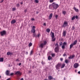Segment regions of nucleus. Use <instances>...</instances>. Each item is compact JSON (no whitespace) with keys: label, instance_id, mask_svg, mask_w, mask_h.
<instances>
[{"label":"nucleus","instance_id":"f257e3e1","mask_svg":"<svg viewBox=\"0 0 80 80\" xmlns=\"http://www.w3.org/2000/svg\"><path fill=\"white\" fill-rule=\"evenodd\" d=\"M52 7L54 9H57V8L59 7L58 4L55 3V2L52 3Z\"/></svg>","mask_w":80,"mask_h":80},{"label":"nucleus","instance_id":"f03ea898","mask_svg":"<svg viewBox=\"0 0 80 80\" xmlns=\"http://www.w3.org/2000/svg\"><path fill=\"white\" fill-rule=\"evenodd\" d=\"M46 44H47V41H44L43 42V43H42L40 44L39 47L42 48H43V46H44V45H45Z\"/></svg>","mask_w":80,"mask_h":80},{"label":"nucleus","instance_id":"7ed1b4c3","mask_svg":"<svg viewBox=\"0 0 80 80\" xmlns=\"http://www.w3.org/2000/svg\"><path fill=\"white\" fill-rule=\"evenodd\" d=\"M61 66V63H58L57 65H56L55 67L57 70H59L60 67Z\"/></svg>","mask_w":80,"mask_h":80},{"label":"nucleus","instance_id":"20e7f679","mask_svg":"<svg viewBox=\"0 0 80 80\" xmlns=\"http://www.w3.org/2000/svg\"><path fill=\"white\" fill-rule=\"evenodd\" d=\"M66 26H68V23L67 22H64L63 25H62V27L65 28V27H66Z\"/></svg>","mask_w":80,"mask_h":80},{"label":"nucleus","instance_id":"39448f33","mask_svg":"<svg viewBox=\"0 0 80 80\" xmlns=\"http://www.w3.org/2000/svg\"><path fill=\"white\" fill-rule=\"evenodd\" d=\"M15 75H19V76H21L22 75V72H20L19 71H17L15 73Z\"/></svg>","mask_w":80,"mask_h":80},{"label":"nucleus","instance_id":"423d86ee","mask_svg":"<svg viewBox=\"0 0 80 80\" xmlns=\"http://www.w3.org/2000/svg\"><path fill=\"white\" fill-rule=\"evenodd\" d=\"M0 33L1 36H3L4 35H5L6 34V32H5V31H3L1 32Z\"/></svg>","mask_w":80,"mask_h":80},{"label":"nucleus","instance_id":"0eeeda50","mask_svg":"<svg viewBox=\"0 0 80 80\" xmlns=\"http://www.w3.org/2000/svg\"><path fill=\"white\" fill-rule=\"evenodd\" d=\"M79 64L78 63H75L74 64V67L75 68H78V67L79 66Z\"/></svg>","mask_w":80,"mask_h":80},{"label":"nucleus","instance_id":"6e6552de","mask_svg":"<svg viewBox=\"0 0 80 80\" xmlns=\"http://www.w3.org/2000/svg\"><path fill=\"white\" fill-rule=\"evenodd\" d=\"M67 42H64L63 43V45L62 47V49H64L65 48V45H67Z\"/></svg>","mask_w":80,"mask_h":80},{"label":"nucleus","instance_id":"1a4fd4ad","mask_svg":"<svg viewBox=\"0 0 80 80\" xmlns=\"http://www.w3.org/2000/svg\"><path fill=\"white\" fill-rule=\"evenodd\" d=\"M67 34V32H66V31H63V32H62V36L65 37V36H66V35Z\"/></svg>","mask_w":80,"mask_h":80},{"label":"nucleus","instance_id":"9d476101","mask_svg":"<svg viewBox=\"0 0 80 80\" xmlns=\"http://www.w3.org/2000/svg\"><path fill=\"white\" fill-rule=\"evenodd\" d=\"M54 51L56 53L59 52V48L56 47L54 49Z\"/></svg>","mask_w":80,"mask_h":80},{"label":"nucleus","instance_id":"9b49d317","mask_svg":"<svg viewBox=\"0 0 80 80\" xmlns=\"http://www.w3.org/2000/svg\"><path fill=\"white\" fill-rule=\"evenodd\" d=\"M75 57V56L74 54H73L72 55V56H70L69 57H68L69 59H73V58Z\"/></svg>","mask_w":80,"mask_h":80},{"label":"nucleus","instance_id":"f8f14e48","mask_svg":"<svg viewBox=\"0 0 80 80\" xmlns=\"http://www.w3.org/2000/svg\"><path fill=\"white\" fill-rule=\"evenodd\" d=\"M53 16V14L51 13L49 15L48 17L49 20H51L52 18V16Z\"/></svg>","mask_w":80,"mask_h":80},{"label":"nucleus","instance_id":"ddd939ff","mask_svg":"<svg viewBox=\"0 0 80 80\" xmlns=\"http://www.w3.org/2000/svg\"><path fill=\"white\" fill-rule=\"evenodd\" d=\"M5 73L6 75H9L10 74V71H9L8 70H7L6 71Z\"/></svg>","mask_w":80,"mask_h":80},{"label":"nucleus","instance_id":"4468645a","mask_svg":"<svg viewBox=\"0 0 80 80\" xmlns=\"http://www.w3.org/2000/svg\"><path fill=\"white\" fill-rule=\"evenodd\" d=\"M7 55H10V56H12L13 55V53L12 52H8L7 53Z\"/></svg>","mask_w":80,"mask_h":80},{"label":"nucleus","instance_id":"2eb2a0df","mask_svg":"<svg viewBox=\"0 0 80 80\" xmlns=\"http://www.w3.org/2000/svg\"><path fill=\"white\" fill-rule=\"evenodd\" d=\"M15 22H16V21L15 20H13L11 21V24H13V23H15Z\"/></svg>","mask_w":80,"mask_h":80},{"label":"nucleus","instance_id":"dca6fc26","mask_svg":"<svg viewBox=\"0 0 80 80\" xmlns=\"http://www.w3.org/2000/svg\"><path fill=\"white\" fill-rule=\"evenodd\" d=\"M52 35H51V37L52 38H55V35L54 34V33L53 32H51Z\"/></svg>","mask_w":80,"mask_h":80},{"label":"nucleus","instance_id":"f3484780","mask_svg":"<svg viewBox=\"0 0 80 80\" xmlns=\"http://www.w3.org/2000/svg\"><path fill=\"white\" fill-rule=\"evenodd\" d=\"M48 80H52L53 79V77L52 76H49L48 77Z\"/></svg>","mask_w":80,"mask_h":80},{"label":"nucleus","instance_id":"a211bd4d","mask_svg":"<svg viewBox=\"0 0 80 80\" xmlns=\"http://www.w3.org/2000/svg\"><path fill=\"white\" fill-rule=\"evenodd\" d=\"M73 9L74 10H75V12H78V9L76 8L75 7H74Z\"/></svg>","mask_w":80,"mask_h":80},{"label":"nucleus","instance_id":"6ab92c4d","mask_svg":"<svg viewBox=\"0 0 80 80\" xmlns=\"http://www.w3.org/2000/svg\"><path fill=\"white\" fill-rule=\"evenodd\" d=\"M77 40H75V41H74L73 42V43H72V44L74 45H76V44H77Z\"/></svg>","mask_w":80,"mask_h":80},{"label":"nucleus","instance_id":"aec40b11","mask_svg":"<svg viewBox=\"0 0 80 80\" xmlns=\"http://www.w3.org/2000/svg\"><path fill=\"white\" fill-rule=\"evenodd\" d=\"M32 33H35V29H32Z\"/></svg>","mask_w":80,"mask_h":80},{"label":"nucleus","instance_id":"412c9836","mask_svg":"<svg viewBox=\"0 0 80 80\" xmlns=\"http://www.w3.org/2000/svg\"><path fill=\"white\" fill-rule=\"evenodd\" d=\"M74 45L73 44V43H72L70 45V49H71L73 47V46Z\"/></svg>","mask_w":80,"mask_h":80},{"label":"nucleus","instance_id":"4be33fe9","mask_svg":"<svg viewBox=\"0 0 80 80\" xmlns=\"http://www.w3.org/2000/svg\"><path fill=\"white\" fill-rule=\"evenodd\" d=\"M52 7H53V5L52 4H50L49 6V8L50 9H52Z\"/></svg>","mask_w":80,"mask_h":80},{"label":"nucleus","instance_id":"5701e85b","mask_svg":"<svg viewBox=\"0 0 80 80\" xmlns=\"http://www.w3.org/2000/svg\"><path fill=\"white\" fill-rule=\"evenodd\" d=\"M55 40H56V38H52V42H55Z\"/></svg>","mask_w":80,"mask_h":80},{"label":"nucleus","instance_id":"b1692460","mask_svg":"<svg viewBox=\"0 0 80 80\" xmlns=\"http://www.w3.org/2000/svg\"><path fill=\"white\" fill-rule=\"evenodd\" d=\"M48 60H52V57H51L50 56H48Z\"/></svg>","mask_w":80,"mask_h":80},{"label":"nucleus","instance_id":"393cba45","mask_svg":"<svg viewBox=\"0 0 80 80\" xmlns=\"http://www.w3.org/2000/svg\"><path fill=\"white\" fill-rule=\"evenodd\" d=\"M3 62V58H0V62Z\"/></svg>","mask_w":80,"mask_h":80},{"label":"nucleus","instance_id":"a878e982","mask_svg":"<svg viewBox=\"0 0 80 80\" xmlns=\"http://www.w3.org/2000/svg\"><path fill=\"white\" fill-rule=\"evenodd\" d=\"M65 62L66 63V64H68V62H69V61H68V60L67 59H66L65 60Z\"/></svg>","mask_w":80,"mask_h":80},{"label":"nucleus","instance_id":"bb28decb","mask_svg":"<svg viewBox=\"0 0 80 80\" xmlns=\"http://www.w3.org/2000/svg\"><path fill=\"white\" fill-rule=\"evenodd\" d=\"M46 32H48V33H49L50 32V29L49 28H47L46 29Z\"/></svg>","mask_w":80,"mask_h":80},{"label":"nucleus","instance_id":"cd10ccee","mask_svg":"<svg viewBox=\"0 0 80 80\" xmlns=\"http://www.w3.org/2000/svg\"><path fill=\"white\" fill-rule=\"evenodd\" d=\"M62 14H63V15H65V14H66V13H67V12L66 11H62Z\"/></svg>","mask_w":80,"mask_h":80},{"label":"nucleus","instance_id":"c85d7f7f","mask_svg":"<svg viewBox=\"0 0 80 80\" xmlns=\"http://www.w3.org/2000/svg\"><path fill=\"white\" fill-rule=\"evenodd\" d=\"M65 63L63 64L62 66L61 67V68H64V67H65Z\"/></svg>","mask_w":80,"mask_h":80},{"label":"nucleus","instance_id":"c756f323","mask_svg":"<svg viewBox=\"0 0 80 80\" xmlns=\"http://www.w3.org/2000/svg\"><path fill=\"white\" fill-rule=\"evenodd\" d=\"M74 19H75V16H73L71 19V20H73Z\"/></svg>","mask_w":80,"mask_h":80},{"label":"nucleus","instance_id":"7c9ffc66","mask_svg":"<svg viewBox=\"0 0 80 80\" xmlns=\"http://www.w3.org/2000/svg\"><path fill=\"white\" fill-rule=\"evenodd\" d=\"M39 2L38 0H34L35 3H38Z\"/></svg>","mask_w":80,"mask_h":80},{"label":"nucleus","instance_id":"2f4dec72","mask_svg":"<svg viewBox=\"0 0 80 80\" xmlns=\"http://www.w3.org/2000/svg\"><path fill=\"white\" fill-rule=\"evenodd\" d=\"M32 46V42H30L29 44H28V46L29 47H31V46Z\"/></svg>","mask_w":80,"mask_h":80},{"label":"nucleus","instance_id":"473e14b6","mask_svg":"<svg viewBox=\"0 0 80 80\" xmlns=\"http://www.w3.org/2000/svg\"><path fill=\"white\" fill-rule=\"evenodd\" d=\"M51 55L52 57H54L55 56V54L52 53L51 54Z\"/></svg>","mask_w":80,"mask_h":80},{"label":"nucleus","instance_id":"72a5a7b5","mask_svg":"<svg viewBox=\"0 0 80 80\" xmlns=\"http://www.w3.org/2000/svg\"><path fill=\"white\" fill-rule=\"evenodd\" d=\"M12 9V12L15 11V10H16V8H13Z\"/></svg>","mask_w":80,"mask_h":80},{"label":"nucleus","instance_id":"f704fd0d","mask_svg":"<svg viewBox=\"0 0 80 80\" xmlns=\"http://www.w3.org/2000/svg\"><path fill=\"white\" fill-rule=\"evenodd\" d=\"M55 46L56 47L58 48V43H57L55 45Z\"/></svg>","mask_w":80,"mask_h":80},{"label":"nucleus","instance_id":"c9c22d12","mask_svg":"<svg viewBox=\"0 0 80 80\" xmlns=\"http://www.w3.org/2000/svg\"><path fill=\"white\" fill-rule=\"evenodd\" d=\"M33 50H32L30 52V55H32V54H33Z\"/></svg>","mask_w":80,"mask_h":80},{"label":"nucleus","instance_id":"e433bc0d","mask_svg":"<svg viewBox=\"0 0 80 80\" xmlns=\"http://www.w3.org/2000/svg\"><path fill=\"white\" fill-rule=\"evenodd\" d=\"M13 74H14L13 73H12L10 74L9 75L10 76H12V75H13Z\"/></svg>","mask_w":80,"mask_h":80},{"label":"nucleus","instance_id":"4c0bfd02","mask_svg":"<svg viewBox=\"0 0 80 80\" xmlns=\"http://www.w3.org/2000/svg\"><path fill=\"white\" fill-rule=\"evenodd\" d=\"M40 36V33H38L37 35V37H39Z\"/></svg>","mask_w":80,"mask_h":80},{"label":"nucleus","instance_id":"58836bf2","mask_svg":"<svg viewBox=\"0 0 80 80\" xmlns=\"http://www.w3.org/2000/svg\"><path fill=\"white\" fill-rule=\"evenodd\" d=\"M49 2L50 3H52V2H53V0H50Z\"/></svg>","mask_w":80,"mask_h":80},{"label":"nucleus","instance_id":"ea45409f","mask_svg":"<svg viewBox=\"0 0 80 80\" xmlns=\"http://www.w3.org/2000/svg\"><path fill=\"white\" fill-rule=\"evenodd\" d=\"M59 45H62V42H59Z\"/></svg>","mask_w":80,"mask_h":80},{"label":"nucleus","instance_id":"a19ab883","mask_svg":"<svg viewBox=\"0 0 80 80\" xmlns=\"http://www.w3.org/2000/svg\"><path fill=\"white\" fill-rule=\"evenodd\" d=\"M41 63L42 64V65H44V64H45V63L43 62V61H42L41 62Z\"/></svg>","mask_w":80,"mask_h":80},{"label":"nucleus","instance_id":"79ce46f5","mask_svg":"<svg viewBox=\"0 0 80 80\" xmlns=\"http://www.w3.org/2000/svg\"><path fill=\"white\" fill-rule=\"evenodd\" d=\"M55 17H56V19H57V18H58V15H56L55 16Z\"/></svg>","mask_w":80,"mask_h":80},{"label":"nucleus","instance_id":"37998d69","mask_svg":"<svg viewBox=\"0 0 80 80\" xmlns=\"http://www.w3.org/2000/svg\"><path fill=\"white\" fill-rule=\"evenodd\" d=\"M63 57H65L66 56V53L65 52L64 54H63Z\"/></svg>","mask_w":80,"mask_h":80},{"label":"nucleus","instance_id":"c03bdc74","mask_svg":"<svg viewBox=\"0 0 80 80\" xmlns=\"http://www.w3.org/2000/svg\"><path fill=\"white\" fill-rule=\"evenodd\" d=\"M72 30H75V27H72Z\"/></svg>","mask_w":80,"mask_h":80},{"label":"nucleus","instance_id":"a18cd8bd","mask_svg":"<svg viewBox=\"0 0 80 80\" xmlns=\"http://www.w3.org/2000/svg\"><path fill=\"white\" fill-rule=\"evenodd\" d=\"M17 7H20V5H19V4H17Z\"/></svg>","mask_w":80,"mask_h":80},{"label":"nucleus","instance_id":"49530a36","mask_svg":"<svg viewBox=\"0 0 80 80\" xmlns=\"http://www.w3.org/2000/svg\"><path fill=\"white\" fill-rule=\"evenodd\" d=\"M27 9H26L24 10V12L25 13H26L27 12Z\"/></svg>","mask_w":80,"mask_h":80},{"label":"nucleus","instance_id":"de8ad7c7","mask_svg":"<svg viewBox=\"0 0 80 80\" xmlns=\"http://www.w3.org/2000/svg\"><path fill=\"white\" fill-rule=\"evenodd\" d=\"M75 18L76 19H78V16H76L75 17Z\"/></svg>","mask_w":80,"mask_h":80},{"label":"nucleus","instance_id":"09e8293b","mask_svg":"<svg viewBox=\"0 0 80 80\" xmlns=\"http://www.w3.org/2000/svg\"><path fill=\"white\" fill-rule=\"evenodd\" d=\"M35 26H33V27H32V28H33V29H35Z\"/></svg>","mask_w":80,"mask_h":80},{"label":"nucleus","instance_id":"8fccbe9b","mask_svg":"<svg viewBox=\"0 0 80 80\" xmlns=\"http://www.w3.org/2000/svg\"><path fill=\"white\" fill-rule=\"evenodd\" d=\"M60 60L61 61H63V58H61L60 59Z\"/></svg>","mask_w":80,"mask_h":80},{"label":"nucleus","instance_id":"3c124183","mask_svg":"<svg viewBox=\"0 0 80 80\" xmlns=\"http://www.w3.org/2000/svg\"><path fill=\"white\" fill-rule=\"evenodd\" d=\"M34 19L33 18H32L31 20L32 21H33L34 20Z\"/></svg>","mask_w":80,"mask_h":80},{"label":"nucleus","instance_id":"603ef678","mask_svg":"<svg viewBox=\"0 0 80 80\" xmlns=\"http://www.w3.org/2000/svg\"><path fill=\"white\" fill-rule=\"evenodd\" d=\"M22 65V63H19L18 64V65L19 66H20V65Z\"/></svg>","mask_w":80,"mask_h":80},{"label":"nucleus","instance_id":"864d4df0","mask_svg":"<svg viewBox=\"0 0 80 80\" xmlns=\"http://www.w3.org/2000/svg\"><path fill=\"white\" fill-rule=\"evenodd\" d=\"M43 25H44V26H46V23H44Z\"/></svg>","mask_w":80,"mask_h":80},{"label":"nucleus","instance_id":"5fc2aeb1","mask_svg":"<svg viewBox=\"0 0 80 80\" xmlns=\"http://www.w3.org/2000/svg\"><path fill=\"white\" fill-rule=\"evenodd\" d=\"M33 37H35V34L34 33L33 34Z\"/></svg>","mask_w":80,"mask_h":80},{"label":"nucleus","instance_id":"6e6d98bb","mask_svg":"<svg viewBox=\"0 0 80 80\" xmlns=\"http://www.w3.org/2000/svg\"><path fill=\"white\" fill-rule=\"evenodd\" d=\"M1 1H2L0 2V3H2V2H3V0H2Z\"/></svg>","mask_w":80,"mask_h":80},{"label":"nucleus","instance_id":"4d7b16f0","mask_svg":"<svg viewBox=\"0 0 80 80\" xmlns=\"http://www.w3.org/2000/svg\"><path fill=\"white\" fill-rule=\"evenodd\" d=\"M16 62H18V61H19V60H18V59H17L16 60Z\"/></svg>","mask_w":80,"mask_h":80},{"label":"nucleus","instance_id":"13d9d810","mask_svg":"<svg viewBox=\"0 0 80 80\" xmlns=\"http://www.w3.org/2000/svg\"><path fill=\"white\" fill-rule=\"evenodd\" d=\"M11 80V78H9L8 79H7V80Z\"/></svg>","mask_w":80,"mask_h":80},{"label":"nucleus","instance_id":"bf43d9fd","mask_svg":"<svg viewBox=\"0 0 80 80\" xmlns=\"http://www.w3.org/2000/svg\"><path fill=\"white\" fill-rule=\"evenodd\" d=\"M78 74H80V71L78 72Z\"/></svg>","mask_w":80,"mask_h":80},{"label":"nucleus","instance_id":"052dcab7","mask_svg":"<svg viewBox=\"0 0 80 80\" xmlns=\"http://www.w3.org/2000/svg\"><path fill=\"white\" fill-rule=\"evenodd\" d=\"M20 80H23V78H21L20 79Z\"/></svg>","mask_w":80,"mask_h":80},{"label":"nucleus","instance_id":"680f3d73","mask_svg":"<svg viewBox=\"0 0 80 80\" xmlns=\"http://www.w3.org/2000/svg\"><path fill=\"white\" fill-rule=\"evenodd\" d=\"M36 13L37 14H38V12H37Z\"/></svg>","mask_w":80,"mask_h":80},{"label":"nucleus","instance_id":"e2e57ef3","mask_svg":"<svg viewBox=\"0 0 80 80\" xmlns=\"http://www.w3.org/2000/svg\"><path fill=\"white\" fill-rule=\"evenodd\" d=\"M23 4V2H21V5H22Z\"/></svg>","mask_w":80,"mask_h":80},{"label":"nucleus","instance_id":"0e129e2a","mask_svg":"<svg viewBox=\"0 0 80 80\" xmlns=\"http://www.w3.org/2000/svg\"><path fill=\"white\" fill-rule=\"evenodd\" d=\"M66 78L65 77H64V79H63V80H65Z\"/></svg>","mask_w":80,"mask_h":80},{"label":"nucleus","instance_id":"69168bd1","mask_svg":"<svg viewBox=\"0 0 80 80\" xmlns=\"http://www.w3.org/2000/svg\"><path fill=\"white\" fill-rule=\"evenodd\" d=\"M26 54L27 55H28V52H26Z\"/></svg>","mask_w":80,"mask_h":80},{"label":"nucleus","instance_id":"338daca9","mask_svg":"<svg viewBox=\"0 0 80 80\" xmlns=\"http://www.w3.org/2000/svg\"><path fill=\"white\" fill-rule=\"evenodd\" d=\"M44 80H48L47 79H44Z\"/></svg>","mask_w":80,"mask_h":80},{"label":"nucleus","instance_id":"774afa93","mask_svg":"<svg viewBox=\"0 0 80 80\" xmlns=\"http://www.w3.org/2000/svg\"><path fill=\"white\" fill-rule=\"evenodd\" d=\"M0 30H1V28H0Z\"/></svg>","mask_w":80,"mask_h":80}]
</instances>
